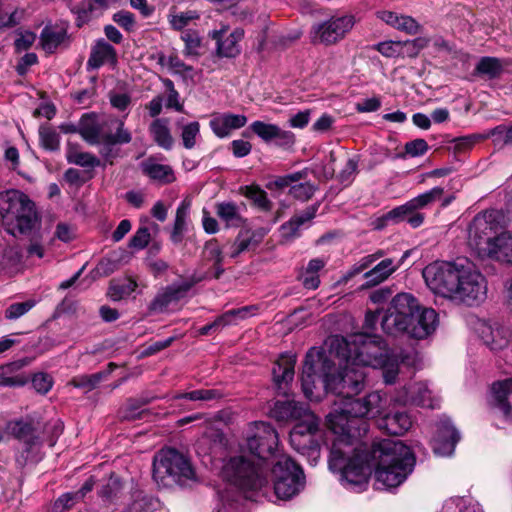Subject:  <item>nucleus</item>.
<instances>
[{
  "instance_id": "f257e3e1",
  "label": "nucleus",
  "mask_w": 512,
  "mask_h": 512,
  "mask_svg": "<svg viewBox=\"0 0 512 512\" xmlns=\"http://www.w3.org/2000/svg\"><path fill=\"white\" fill-rule=\"evenodd\" d=\"M339 369L326 371L325 389L340 398L333 411L327 415V425L333 435L329 461L331 467L343 469V453L351 452L353 439L360 437V429L353 427L354 418H375L382 413L383 398L379 392H371L362 398L353 397L365 387L366 373L361 367L352 364L348 358H340Z\"/></svg>"
},
{
  "instance_id": "f03ea898",
  "label": "nucleus",
  "mask_w": 512,
  "mask_h": 512,
  "mask_svg": "<svg viewBox=\"0 0 512 512\" xmlns=\"http://www.w3.org/2000/svg\"><path fill=\"white\" fill-rule=\"evenodd\" d=\"M358 438L353 439L354 449L343 453L346 462L343 469L329 465L331 471L340 474V481L347 489L355 492L365 490L372 467L375 468L377 489L383 490L400 486L412 473L414 454L400 440L383 439L364 452L358 446Z\"/></svg>"
},
{
  "instance_id": "7ed1b4c3",
  "label": "nucleus",
  "mask_w": 512,
  "mask_h": 512,
  "mask_svg": "<svg viewBox=\"0 0 512 512\" xmlns=\"http://www.w3.org/2000/svg\"><path fill=\"white\" fill-rule=\"evenodd\" d=\"M427 286L443 297L467 305H477L485 300V277L466 260L434 262L423 269Z\"/></svg>"
},
{
  "instance_id": "20e7f679",
  "label": "nucleus",
  "mask_w": 512,
  "mask_h": 512,
  "mask_svg": "<svg viewBox=\"0 0 512 512\" xmlns=\"http://www.w3.org/2000/svg\"><path fill=\"white\" fill-rule=\"evenodd\" d=\"M437 325L436 311L422 306L410 293L394 296L381 322L385 333L406 334L415 339L427 338L436 330Z\"/></svg>"
},
{
  "instance_id": "39448f33",
  "label": "nucleus",
  "mask_w": 512,
  "mask_h": 512,
  "mask_svg": "<svg viewBox=\"0 0 512 512\" xmlns=\"http://www.w3.org/2000/svg\"><path fill=\"white\" fill-rule=\"evenodd\" d=\"M336 342L339 358H348L352 364L364 370L367 366L380 368L386 384L395 382L402 358L390 350L380 337L356 334L348 339H336Z\"/></svg>"
},
{
  "instance_id": "423d86ee",
  "label": "nucleus",
  "mask_w": 512,
  "mask_h": 512,
  "mask_svg": "<svg viewBox=\"0 0 512 512\" xmlns=\"http://www.w3.org/2000/svg\"><path fill=\"white\" fill-rule=\"evenodd\" d=\"M469 244L491 259L512 263V232L504 229V216L497 210L475 216L469 226ZM507 301L512 307V280Z\"/></svg>"
},
{
  "instance_id": "0eeeda50",
  "label": "nucleus",
  "mask_w": 512,
  "mask_h": 512,
  "mask_svg": "<svg viewBox=\"0 0 512 512\" xmlns=\"http://www.w3.org/2000/svg\"><path fill=\"white\" fill-rule=\"evenodd\" d=\"M36 222L34 204L26 195L16 190L0 193V223L7 233L26 234Z\"/></svg>"
},
{
  "instance_id": "6e6552de",
  "label": "nucleus",
  "mask_w": 512,
  "mask_h": 512,
  "mask_svg": "<svg viewBox=\"0 0 512 512\" xmlns=\"http://www.w3.org/2000/svg\"><path fill=\"white\" fill-rule=\"evenodd\" d=\"M223 477L237 487L246 499L253 500V495L267 485L260 462L252 456H235L223 467Z\"/></svg>"
},
{
  "instance_id": "1a4fd4ad",
  "label": "nucleus",
  "mask_w": 512,
  "mask_h": 512,
  "mask_svg": "<svg viewBox=\"0 0 512 512\" xmlns=\"http://www.w3.org/2000/svg\"><path fill=\"white\" fill-rule=\"evenodd\" d=\"M194 471L189 460L175 449L158 451L153 459V479L159 487L171 488L184 485L193 479Z\"/></svg>"
},
{
  "instance_id": "9d476101",
  "label": "nucleus",
  "mask_w": 512,
  "mask_h": 512,
  "mask_svg": "<svg viewBox=\"0 0 512 512\" xmlns=\"http://www.w3.org/2000/svg\"><path fill=\"white\" fill-rule=\"evenodd\" d=\"M111 123L116 126L114 134L107 129L106 121L100 120L93 114H85L79 121L78 133L87 143L91 145L105 144V148L116 144L130 143L132 135L125 128L124 120L116 119Z\"/></svg>"
},
{
  "instance_id": "9b49d317",
  "label": "nucleus",
  "mask_w": 512,
  "mask_h": 512,
  "mask_svg": "<svg viewBox=\"0 0 512 512\" xmlns=\"http://www.w3.org/2000/svg\"><path fill=\"white\" fill-rule=\"evenodd\" d=\"M272 476L275 494L281 500L291 499L304 487L302 469L286 455L277 458L272 467Z\"/></svg>"
},
{
  "instance_id": "f8f14e48",
  "label": "nucleus",
  "mask_w": 512,
  "mask_h": 512,
  "mask_svg": "<svg viewBox=\"0 0 512 512\" xmlns=\"http://www.w3.org/2000/svg\"><path fill=\"white\" fill-rule=\"evenodd\" d=\"M319 425L320 419L316 415H308L306 420L298 422L293 427L289 437L292 448L314 463L320 458L319 440L322 433Z\"/></svg>"
},
{
  "instance_id": "ddd939ff",
  "label": "nucleus",
  "mask_w": 512,
  "mask_h": 512,
  "mask_svg": "<svg viewBox=\"0 0 512 512\" xmlns=\"http://www.w3.org/2000/svg\"><path fill=\"white\" fill-rule=\"evenodd\" d=\"M354 25L355 18L352 15L333 16L312 25L310 40L313 44L334 45L343 40Z\"/></svg>"
},
{
  "instance_id": "4468645a",
  "label": "nucleus",
  "mask_w": 512,
  "mask_h": 512,
  "mask_svg": "<svg viewBox=\"0 0 512 512\" xmlns=\"http://www.w3.org/2000/svg\"><path fill=\"white\" fill-rule=\"evenodd\" d=\"M246 443L252 457L261 462L274 453L278 446V434L269 423L257 421L250 424Z\"/></svg>"
},
{
  "instance_id": "2eb2a0df",
  "label": "nucleus",
  "mask_w": 512,
  "mask_h": 512,
  "mask_svg": "<svg viewBox=\"0 0 512 512\" xmlns=\"http://www.w3.org/2000/svg\"><path fill=\"white\" fill-rule=\"evenodd\" d=\"M332 369V361L322 351L311 348L306 354L302 372V390L308 399L313 397L316 380H321L325 386L326 371Z\"/></svg>"
},
{
  "instance_id": "dca6fc26",
  "label": "nucleus",
  "mask_w": 512,
  "mask_h": 512,
  "mask_svg": "<svg viewBox=\"0 0 512 512\" xmlns=\"http://www.w3.org/2000/svg\"><path fill=\"white\" fill-rule=\"evenodd\" d=\"M309 169L293 172L284 176L277 177L274 181L270 182L267 187L283 189L288 187V194L295 200L300 202L309 201L318 190V186L307 180Z\"/></svg>"
},
{
  "instance_id": "f3484780",
  "label": "nucleus",
  "mask_w": 512,
  "mask_h": 512,
  "mask_svg": "<svg viewBox=\"0 0 512 512\" xmlns=\"http://www.w3.org/2000/svg\"><path fill=\"white\" fill-rule=\"evenodd\" d=\"M204 276L193 275L190 280L174 283L159 291L149 304V310L154 313L164 312L172 303L184 298L192 286L202 281Z\"/></svg>"
},
{
  "instance_id": "a211bd4d",
  "label": "nucleus",
  "mask_w": 512,
  "mask_h": 512,
  "mask_svg": "<svg viewBox=\"0 0 512 512\" xmlns=\"http://www.w3.org/2000/svg\"><path fill=\"white\" fill-rule=\"evenodd\" d=\"M5 433L20 440L25 445L27 460H35L33 454L39 449L41 442L32 423L25 420H12L6 424Z\"/></svg>"
},
{
  "instance_id": "6ab92c4d",
  "label": "nucleus",
  "mask_w": 512,
  "mask_h": 512,
  "mask_svg": "<svg viewBox=\"0 0 512 512\" xmlns=\"http://www.w3.org/2000/svg\"><path fill=\"white\" fill-rule=\"evenodd\" d=\"M475 332L483 343L493 351L504 349L511 337L508 328L497 323L491 324L481 320L476 323Z\"/></svg>"
},
{
  "instance_id": "aec40b11",
  "label": "nucleus",
  "mask_w": 512,
  "mask_h": 512,
  "mask_svg": "<svg viewBox=\"0 0 512 512\" xmlns=\"http://www.w3.org/2000/svg\"><path fill=\"white\" fill-rule=\"evenodd\" d=\"M489 404L506 419L512 420V377L492 384Z\"/></svg>"
},
{
  "instance_id": "412c9836",
  "label": "nucleus",
  "mask_w": 512,
  "mask_h": 512,
  "mask_svg": "<svg viewBox=\"0 0 512 512\" xmlns=\"http://www.w3.org/2000/svg\"><path fill=\"white\" fill-rule=\"evenodd\" d=\"M394 402L401 405L414 404L431 409L439 406L438 399L432 396L427 384L422 382L411 384L405 388L402 394L394 398Z\"/></svg>"
},
{
  "instance_id": "4be33fe9",
  "label": "nucleus",
  "mask_w": 512,
  "mask_h": 512,
  "mask_svg": "<svg viewBox=\"0 0 512 512\" xmlns=\"http://www.w3.org/2000/svg\"><path fill=\"white\" fill-rule=\"evenodd\" d=\"M460 435L448 419L441 420L433 439V451L439 456H450L454 452Z\"/></svg>"
},
{
  "instance_id": "5701e85b",
  "label": "nucleus",
  "mask_w": 512,
  "mask_h": 512,
  "mask_svg": "<svg viewBox=\"0 0 512 512\" xmlns=\"http://www.w3.org/2000/svg\"><path fill=\"white\" fill-rule=\"evenodd\" d=\"M267 233L268 230L262 227L257 229L243 227L230 246L229 256L236 258L244 252L256 249Z\"/></svg>"
},
{
  "instance_id": "b1692460",
  "label": "nucleus",
  "mask_w": 512,
  "mask_h": 512,
  "mask_svg": "<svg viewBox=\"0 0 512 512\" xmlns=\"http://www.w3.org/2000/svg\"><path fill=\"white\" fill-rule=\"evenodd\" d=\"M443 193V188L434 187L431 190L409 200L405 204L392 209L388 212V217H403L419 209L426 208L437 200H440Z\"/></svg>"
},
{
  "instance_id": "393cba45",
  "label": "nucleus",
  "mask_w": 512,
  "mask_h": 512,
  "mask_svg": "<svg viewBox=\"0 0 512 512\" xmlns=\"http://www.w3.org/2000/svg\"><path fill=\"white\" fill-rule=\"evenodd\" d=\"M117 64V52L115 48L104 39H98L92 45L90 55L86 63V70L93 71L101 66Z\"/></svg>"
},
{
  "instance_id": "a878e982",
  "label": "nucleus",
  "mask_w": 512,
  "mask_h": 512,
  "mask_svg": "<svg viewBox=\"0 0 512 512\" xmlns=\"http://www.w3.org/2000/svg\"><path fill=\"white\" fill-rule=\"evenodd\" d=\"M271 417L277 421L306 420L308 415H314L305 404L294 400L277 401L270 411Z\"/></svg>"
},
{
  "instance_id": "bb28decb",
  "label": "nucleus",
  "mask_w": 512,
  "mask_h": 512,
  "mask_svg": "<svg viewBox=\"0 0 512 512\" xmlns=\"http://www.w3.org/2000/svg\"><path fill=\"white\" fill-rule=\"evenodd\" d=\"M400 264L392 258H385L375 264L363 275L365 282L360 286L361 289H369L386 281L397 269Z\"/></svg>"
},
{
  "instance_id": "cd10ccee",
  "label": "nucleus",
  "mask_w": 512,
  "mask_h": 512,
  "mask_svg": "<svg viewBox=\"0 0 512 512\" xmlns=\"http://www.w3.org/2000/svg\"><path fill=\"white\" fill-rule=\"evenodd\" d=\"M247 123V117L242 114L223 113L210 120L212 131L220 138L227 137L232 130L242 128Z\"/></svg>"
},
{
  "instance_id": "c85d7f7f",
  "label": "nucleus",
  "mask_w": 512,
  "mask_h": 512,
  "mask_svg": "<svg viewBox=\"0 0 512 512\" xmlns=\"http://www.w3.org/2000/svg\"><path fill=\"white\" fill-rule=\"evenodd\" d=\"M215 212L226 228H243L247 219L242 215L241 208L233 201H223L215 204Z\"/></svg>"
},
{
  "instance_id": "c756f323",
  "label": "nucleus",
  "mask_w": 512,
  "mask_h": 512,
  "mask_svg": "<svg viewBox=\"0 0 512 512\" xmlns=\"http://www.w3.org/2000/svg\"><path fill=\"white\" fill-rule=\"evenodd\" d=\"M411 426V417L402 411L387 413L378 419V427L391 435H403Z\"/></svg>"
},
{
  "instance_id": "7c9ffc66",
  "label": "nucleus",
  "mask_w": 512,
  "mask_h": 512,
  "mask_svg": "<svg viewBox=\"0 0 512 512\" xmlns=\"http://www.w3.org/2000/svg\"><path fill=\"white\" fill-rule=\"evenodd\" d=\"M378 17L391 27L405 32L409 35H415L420 32L421 25L411 16L401 15L393 11L378 12Z\"/></svg>"
},
{
  "instance_id": "2f4dec72",
  "label": "nucleus",
  "mask_w": 512,
  "mask_h": 512,
  "mask_svg": "<svg viewBox=\"0 0 512 512\" xmlns=\"http://www.w3.org/2000/svg\"><path fill=\"white\" fill-rule=\"evenodd\" d=\"M295 356L282 355L274 364L272 369L273 380L278 389H283L294 378Z\"/></svg>"
},
{
  "instance_id": "473e14b6",
  "label": "nucleus",
  "mask_w": 512,
  "mask_h": 512,
  "mask_svg": "<svg viewBox=\"0 0 512 512\" xmlns=\"http://www.w3.org/2000/svg\"><path fill=\"white\" fill-rule=\"evenodd\" d=\"M169 124L167 118H157L151 122L148 129L153 141L165 150H171L174 144Z\"/></svg>"
},
{
  "instance_id": "72a5a7b5",
  "label": "nucleus",
  "mask_w": 512,
  "mask_h": 512,
  "mask_svg": "<svg viewBox=\"0 0 512 512\" xmlns=\"http://www.w3.org/2000/svg\"><path fill=\"white\" fill-rule=\"evenodd\" d=\"M26 362L19 360L16 362L9 363L4 366H0V388L1 387H22L28 383V377L22 373H15L23 366Z\"/></svg>"
},
{
  "instance_id": "f704fd0d",
  "label": "nucleus",
  "mask_w": 512,
  "mask_h": 512,
  "mask_svg": "<svg viewBox=\"0 0 512 512\" xmlns=\"http://www.w3.org/2000/svg\"><path fill=\"white\" fill-rule=\"evenodd\" d=\"M221 31H213L212 37L217 41V52L222 57H235L239 54L240 49L238 42L243 37L242 30H235L229 34L226 38H221Z\"/></svg>"
},
{
  "instance_id": "c9c22d12",
  "label": "nucleus",
  "mask_w": 512,
  "mask_h": 512,
  "mask_svg": "<svg viewBox=\"0 0 512 512\" xmlns=\"http://www.w3.org/2000/svg\"><path fill=\"white\" fill-rule=\"evenodd\" d=\"M141 169L150 179L163 184L171 183L175 180L171 166L160 164L151 158L141 163Z\"/></svg>"
},
{
  "instance_id": "e433bc0d",
  "label": "nucleus",
  "mask_w": 512,
  "mask_h": 512,
  "mask_svg": "<svg viewBox=\"0 0 512 512\" xmlns=\"http://www.w3.org/2000/svg\"><path fill=\"white\" fill-rule=\"evenodd\" d=\"M318 210L317 205L309 206L302 212L295 214L289 221L281 226L283 236L286 238H294L298 236L299 229L302 225L312 220Z\"/></svg>"
},
{
  "instance_id": "4c0bfd02",
  "label": "nucleus",
  "mask_w": 512,
  "mask_h": 512,
  "mask_svg": "<svg viewBox=\"0 0 512 512\" xmlns=\"http://www.w3.org/2000/svg\"><path fill=\"white\" fill-rule=\"evenodd\" d=\"M191 203L184 200L180 203L176 210L175 221L171 232V241L178 244L182 241L183 235L187 230V220L190 213Z\"/></svg>"
},
{
  "instance_id": "58836bf2",
  "label": "nucleus",
  "mask_w": 512,
  "mask_h": 512,
  "mask_svg": "<svg viewBox=\"0 0 512 512\" xmlns=\"http://www.w3.org/2000/svg\"><path fill=\"white\" fill-rule=\"evenodd\" d=\"M65 31L53 26H46L40 34V44L47 53H53L65 38Z\"/></svg>"
},
{
  "instance_id": "ea45409f",
  "label": "nucleus",
  "mask_w": 512,
  "mask_h": 512,
  "mask_svg": "<svg viewBox=\"0 0 512 512\" xmlns=\"http://www.w3.org/2000/svg\"><path fill=\"white\" fill-rule=\"evenodd\" d=\"M126 512H166V510L157 499L138 493Z\"/></svg>"
},
{
  "instance_id": "a19ab883",
  "label": "nucleus",
  "mask_w": 512,
  "mask_h": 512,
  "mask_svg": "<svg viewBox=\"0 0 512 512\" xmlns=\"http://www.w3.org/2000/svg\"><path fill=\"white\" fill-rule=\"evenodd\" d=\"M503 67L499 59L494 57H483L476 66L479 74L486 75L489 78H496L502 73Z\"/></svg>"
},
{
  "instance_id": "79ce46f5",
  "label": "nucleus",
  "mask_w": 512,
  "mask_h": 512,
  "mask_svg": "<svg viewBox=\"0 0 512 512\" xmlns=\"http://www.w3.org/2000/svg\"><path fill=\"white\" fill-rule=\"evenodd\" d=\"M244 195L263 211H269L272 208L267 193L258 186H246Z\"/></svg>"
},
{
  "instance_id": "37998d69",
  "label": "nucleus",
  "mask_w": 512,
  "mask_h": 512,
  "mask_svg": "<svg viewBox=\"0 0 512 512\" xmlns=\"http://www.w3.org/2000/svg\"><path fill=\"white\" fill-rule=\"evenodd\" d=\"M384 256L383 250H377L376 252L366 255L362 257L358 262H356L350 270L347 272L345 278L349 279L354 277L357 274H360L367 270L368 268L372 267L373 264L378 261L380 258Z\"/></svg>"
},
{
  "instance_id": "c03bdc74",
  "label": "nucleus",
  "mask_w": 512,
  "mask_h": 512,
  "mask_svg": "<svg viewBox=\"0 0 512 512\" xmlns=\"http://www.w3.org/2000/svg\"><path fill=\"white\" fill-rule=\"evenodd\" d=\"M39 137L41 146L49 151H56L60 147V136L50 126H41L39 128Z\"/></svg>"
},
{
  "instance_id": "a18cd8bd",
  "label": "nucleus",
  "mask_w": 512,
  "mask_h": 512,
  "mask_svg": "<svg viewBox=\"0 0 512 512\" xmlns=\"http://www.w3.org/2000/svg\"><path fill=\"white\" fill-rule=\"evenodd\" d=\"M122 483L118 476L112 474L98 492L104 501H112L120 494Z\"/></svg>"
},
{
  "instance_id": "49530a36",
  "label": "nucleus",
  "mask_w": 512,
  "mask_h": 512,
  "mask_svg": "<svg viewBox=\"0 0 512 512\" xmlns=\"http://www.w3.org/2000/svg\"><path fill=\"white\" fill-rule=\"evenodd\" d=\"M68 163L75 164L85 168H94L99 166L100 161L97 157L88 152L69 151L67 153Z\"/></svg>"
},
{
  "instance_id": "de8ad7c7",
  "label": "nucleus",
  "mask_w": 512,
  "mask_h": 512,
  "mask_svg": "<svg viewBox=\"0 0 512 512\" xmlns=\"http://www.w3.org/2000/svg\"><path fill=\"white\" fill-rule=\"evenodd\" d=\"M256 306H244L237 309L229 310L221 315L225 326L237 324L238 321L244 320L255 314Z\"/></svg>"
},
{
  "instance_id": "09e8293b",
  "label": "nucleus",
  "mask_w": 512,
  "mask_h": 512,
  "mask_svg": "<svg viewBox=\"0 0 512 512\" xmlns=\"http://www.w3.org/2000/svg\"><path fill=\"white\" fill-rule=\"evenodd\" d=\"M181 39L185 43L184 55L188 57H197L199 56V49L201 47V39L197 32L195 31H185L181 35Z\"/></svg>"
},
{
  "instance_id": "8fccbe9b",
  "label": "nucleus",
  "mask_w": 512,
  "mask_h": 512,
  "mask_svg": "<svg viewBox=\"0 0 512 512\" xmlns=\"http://www.w3.org/2000/svg\"><path fill=\"white\" fill-rule=\"evenodd\" d=\"M221 397L219 391L214 389H198L176 395L175 399H187L190 401H211Z\"/></svg>"
},
{
  "instance_id": "3c124183",
  "label": "nucleus",
  "mask_w": 512,
  "mask_h": 512,
  "mask_svg": "<svg viewBox=\"0 0 512 512\" xmlns=\"http://www.w3.org/2000/svg\"><path fill=\"white\" fill-rule=\"evenodd\" d=\"M250 129L263 141L269 142L277 135L276 133L278 132L279 126L258 120L250 125Z\"/></svg>"
},
{
  "instance_id": "603ef678",
  "label": "nucleus",
  "mask_w": 512,
  "mask_h": 512,
  "mask_svg": "<svg viewBox=\"0 0 512 512\" xmlns=\"http://www.w3.org/2000/svg\"><path fill=\"white\" fill-rule=\"evenodd\" d=\"M36 305V301L29 299L21 303H13L5 310V318L9 320H16L25 315Z\"/></svg>"
},
{
  "instance_id": "864d4df0",
  "label": "nucleus",
  "mask_w": 512,
  "mask_h": 512,
  "mask_svg": "<svg viewBox=\"0 0 512 512\" xmlns=\"http://www.w3.org/2000/svg\"><path fill=\"white\" fill-rule=\"evenodd\" d=\"M158 63L168 66L169 69L180 74H186L193 70L191 66L186 65L177 55H170L168 57L160 55Z\"/></svg>"
},
{
  "instance_id": "5fc2aeb1",
  "label": "nucleus",
  "mask_w": 512,
  "mask_h": 512,
  "mask_svg": "<svg viewBox=\"0 0 512 512\" xmlns=\"http://www.w3.org/2000/svg\"><path fill=\"white\" fill-rule=\"evenodd\" d=\"M93 10L94 6L91 0H84L73 8L72 11L76 14V25L82 27L88 23L92 18Z\"/></svg>"
},
{
  "instance_id": "6e6d98bb",
  "label": "nucleus",
  "mask_w": 512,
  "mask_h": 512,
  "mask_svg": "<svg viewBox=\"0 0 512 512\" xmlns=\"http://www.w3.org/2000/svg\"><path fill=\"white\" fill-rule=\"evenodd\" d=\"M199 131L200 125L196 121L190 122L183 126L181 138L186 149H192L195 146Z\"/></svg>"
},
{
  "instance_id": "4d7b16f0",
  "label": "nucleus",
  "mask_w": 512,
  "mask_h": 512,
  "mask_svg": "<svg viewBox=\"0 0 512 512\" xmlns=\"http://www.w3.org/2000/svg\"><path fill=\"white\" fill-rule=\"evenodd\" d=\"M441 512H483V510L478 503L466 505L463 499H458L457 503L455 500L446 502Z\"/></svg>"
},
{
  "instance_id": "13d9d810",
  "label": "nucleus",
  "mask_w": 512,
  "mask_h": 512,
  "mask_svg": "<svg viewBox=\"0 0 512 512\" xmlns=\"http://www.w3.org/2000/svg\"><path fill=\"white\" fill-rule=\"evenodd\" d=\"M199 18V14L196 11L188 10L184 12H180L175 15L170 16V24L175 30H182L186 27L191 21Z\"/></svg>"
},
{
  "instance_id": "bf43d9fd",
  "label": "nucleus",
  "mask_w": 512,
  "mask_h": 512,
  "mask_svg": "<svg viewBox=\"0 0 512 512\" xmlns=\"http://www.w3.org/2000/svg\"><path fill=\"white\" fill-rule=\"evenodd\" d=\"M120 267V259L117 255H110L100 260L96 270L99 275L108 276L118 270Z\"/></svg>"
},
{
  "instance_id": "052dcab7",
  "label": "nucleus",
  "mask_w": 512,
  "mask_h": 512,
  "mask_svg": "<svg viewBox=\"0 0 512 512\" xmlns=\"http://www.w3.org/2000/svg\"><path fill=\"white\" fill-rule=\"evenodd\" d=\"M33 388L40 394L48 393L53 386V379L47 373L39 372L32 378Z\"/></svg>"
},
{
  "instance_id": "680f3d73",
  "label": "nucleus",
  "mask_w": 512,
  "mask_h": 512,
  "mask_svg": "<svg viewBox=\"0 0 512 512\" xmlns=\"http://www.w3.org/2000/svg\"><path fill=\"white\" fill-rule=\"evenodd\" d=\"M203 254L207 260L214 261V264L222 263V251L216 239H211L206 242Z\"/></svg>"
},
{
  "instance_id": "e2e57ef3",
  "label": "nucleus",
  "mask_w": 512,
  "mask_h": 512,
  "mask_svg": "<svg viewBox=\"0 0 512 512\" xmlns=\"http://www.w3.org/2000/svg\"><path fill=\"white\" fill-rule=\"evenodd\" d=\"M148 403L147 400L143 399H131L127 402L126 407L123 411L122 417L128 420L136 419L141 416L142 411L140 409Z\"/></svg>"
},
{
  "instance_id": "0e129e2a",
  "label": "nucleus",
  "mask_w": 512,
  "mask_h": 512,
  "mask_svg": "<svg viewBox=\"0 0 512 512\" xmlns=\"http://www.w3.org/2000/svg\"><path fill=\"white\" fill-rule=\"evenodd\" d=\"M382 220L386 221V222L393 221L395 223H398L400 221H406L407 223L410 224L411 227L417 228L420 225H422V223L424 221V214L414 211V212L407 214L406 216H403V217H388V213H386L383 216Z\"/></svg>"
},
{
  "instance_id": "69168bd1",
  "label": "nucleus",
  "mask_w": 512,
  "mask_h": 512,
  "mask_svg": "<svg viewBox=\"0 0 512 512\" xmlns=\"http://www.w3.org/2000/svg\"><path fill=\"white\" fill-rule=\"evenodd\" d=\"M150 241V232L148 228L141 227L139 228L133 237L129 241V247L134 249H144Z\"/></svg>"
},
{
  "instance_id": "338daca9",
  "label": "nucleus",
  "mask_w": 512,
  "mask_h": 512,
  "mask_svg": "<svg viewBox=\"0 0 512 512\" xmlns=\"http://www.w3.org/2000/svg\"><path fill=\"white\" fill-rule=\"evenodd\" d=\"M76 236L75 229L70 224L60 222L56 225L54 237L62 242H70Z\"/></svg>"
},
{
  "instance_id": "774afa93",
  "label": "nucleus",
  "mask_w": 512,
  "mask_h": 512,
  "mask_svg": "<svg viewBox=\"0 0 512 512\" xmlns=\"http://www.w3.org/2000/svg\"><path fill=\"white\" fill-rule=\"evenodd\" d=\"M402 45V42L385 41L376 44L374 49H376L385 57H395L399 54V48Z\"/></svg>"
}]
</instances>
